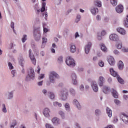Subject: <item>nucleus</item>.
I'll use <instances>...</instances> for the list:
<instances>
[{
  "instance_id": "8fccbe9b",
  "label": "nucleus",
  "mask_w": 128,
  "mask_h": 128,
  "mask_svg": "<svg viewBox=\"0 0 128 128\" xmlns=\"http://www.w3.org/2000/svg\"><path fill=\"white\" fill-rule=\"evenodd\" d=\"M106 30H102L101 32V36H106Z\"/></svg>"
},
{
  "instance_id": "338daca9",
  "label": "nucleus",
  "mask_w": 128,
  "mask_h": 128,
  "mask_svg": "<svg viewBox=\"0 0 128 128\" xmlns=\"http://www.w3.org/2000/svg\"><path fill=\"white\" fill-rule=\"evenodd\" d=\"M11 28L14 30V32H16V31L14 30V22H12L11 24Z\"/></svg>"
},
{
  "instance_id": "864d4df0",
  "label": "nucleus",
  "mask_w": 128,
  "mask_h": 128,
  "mask_svg": "<svg viewBox=\"0 0 128 128\" xmlns=\"http://www.w3.org/2000/svg\"><path fill=\"white\" fill-rule=\"evenodd\" d=\"M74 128H82V126L78 123H75L74 125Z\"/></svg>"
},
{
  "instance_id": "052dcab7",
  "label": "nucleus",
  "mask_w": 128,
  "mask_h": 128,
  "mask_svg": "<svg viewBox=\"0 0 128 128\" xmlns=\"http://www.w3.org/2000/svg\"><path fill=\"white\" fill-rule=\"evenodd\" d=\"M40 70H41L40 67V66H38L37 67V68L36 70V72H37L38 74H40Z\"/></svg>"
},
{
  "instance_id": "1a4fd4ad",
  "label": "nucleus",
  "mask_w": 128,
  "mask_h": 128,
  "mask_svg": "<svg viewBox=\"0 0 128 128\" xmlns=\"http://www.w3.org/2000/svg\"><path fill=\"white\" fill-rule=\"evenodd\" d=\"M72 84L74 86H78V78L76 74H72L71 76Z\"/></svg>"
},
{
  "instance_id": "6ab92c4d",
  "label": "nucleus",
  "mask_w": 128,
  "mask_h": 128,
  "mask_svg": "<svg viewBox=\"0 0 128 128\" xmlns=\"http://www.w3.org/2000/svg\"><path fill=\"white\" fill-rule=\"evenodd\" d=\"M110 72L111 74V75L113 76L114 78H117L118 76H120L118 74L114 68H110Z\"/></svg>"
},
{
  "instance_id": "680f3d73",
  "label": "nucleus",
  "mask_w": 128,
  "mask_h": 128,
  "mask_svg": "<svg viewBox=\"0 0 128 128\" xmlns=\"http://www.w3.org/2000/svg\"><path fill=\"white\" fill-rule=\"evenodd\" d=\"M42 92L43 94H44V96H46L48 94V90L44 89L42 90Z\"/></svg>"
},
{
  "instance_id": "6e6552de",
  "label": "nucleus",
  "mask_w": 128,
  "mask_h": 128,
  "mask_svg": "<svg viewBox=\"0 0 128 128\" xmlns=\"http://www.w3.org/2000/svg\"><path fill=\"white\" fill-rule=\"evenodd\" d=\"M50 110L48 108H45L44 110V116H45V118H50Z\"/></svg>"
},
{
  "instance_id": "a878e982",
  "label": "nucleus",
  "mask_w": 128,
  "mask_h": 128,
  "mask_svg": "<svg viewBox=\"0 0 128 128\" xmlns=\"http://www.w3.org/2000/svg\"><path fill=\"white\" fill-rule=\"evenodd\" d=\"M124 62L122 61H120L118 64V68L120 70H124Z\"/></svg>"
},
{
  "instance_id": "e2e57ef3",
  "label": "nucleus",
  "mask_w": 128,
  "mask_h": 128,
  "mask_svg": "<svg viewBox=\"0 0 128 128\" xmlns=\"http://www.w3.org/2000/svg\"><path fill=\"white\" fill-rule=\"evenodd\" d=\"M80 90H82V92H84V86L82 84L80 86Z\"/></svg>"
},
{
  "instance_id": "37998d69",
  "label": "nucleus",
  "mask_w": 128,
  "mask_h": 128,
  "mask_svg": "<svg viewBox=\"0 0 128 128\" xmlns=\"http://www.w3.org/2000/svg\"><path fill=\"white\" fill-rule=\"evenodd\" d=\"M46 4L43 3L42 8L41 9V12H46Z\"/></svg>"
},
{
  "instance_id": "bb28decb",
  "label": "nucleus",
  "mask_w": 128,
  "mask_h": 128,
  "mask_svg": "<svg viewBox=\"0 0 128 128\" xmlns=\"http://www.w3.org/2000/svg\"><path fill=\"white\" fill-rule=\"evenodd\" d=\"M58 114L60 116L62 120H66V113L60 110L58 112Z\"/></svg>"
},
{
  "instance_id": "f3484780",
  "label": "nucleus",
  "mask_w": 128,
  "mask_h": 128,
  "mask_svg": "<svg viewBox=\"0 0 128 128\" xmlns=\"http://www.w3.org/2000/svg\"><path fill=\"white\" fill-rule=\"evenodd\" d=\"M117 32L122 36H126V31L122 28H118Z\"/></svg>"
},
{
  "instance_id": "4c0bfd02",
  "label": "nucleus",
  "mask_w": 128,
  "mask_h": 128,
  "mask_svg": "<svg viewBox=\"0 0 128 128\" xmlns=\"http://www.w3.org/2000/svg\"><path fill=\"white\" fill-rule=\"evenodd\" d=\"M54 106H58V108H62V104L59 103L58 102H54Z\"/></svg>"
},
{
  "instance_id": "412c9836",
  "label": "nucleus",
  "mask_w": 128,
  "mask_h": 128,
  "mask_svg": "<svg viewBox=\"0 0 128 128\" xmlns=\"http://www.w3.org/2000/svg\"><path fill=\"white\" fill-rule=\"evenodd\" d=\"M112 94L114 98H116V100L118 98V92L116 90L112 89Z\"/></svg>"
},
{
  "instance_id": "39448f33",
  "label": "nucleus",
  "mask_w": 128,
  "mask_h": 128,
  "mask_svg": "<svg viewBox=\"0 0 128 128\" xmlns=\"http://www.w3.org/2000/svg\"><path fill=\"white\" fill-rule=\"evenodd\" d=\"M66 62L68 66H71L72 68L76 66V61L70 56L66 58Z\"/></svg>"
},
{
  "instance_id": "0eeeda50",
  "label": "nucleus",
  "mask_w": 128,
  "mask_h": 128,
  "mask_svg": "<svg viewBox=\"0 0 128 128\" xmlns=\"http://www.w3.org/2000/svg\"><path fill=\"white\" fill-rule=\"evenodd\" d=\"M92 88L94 92H98V86L96 82H93L91 84Z\"/></svg>"
},
{
  "instance_id": "3c124183",
  "label": "nucleus",
  "mask_w": 128,
  "mask_h": 128,
  "mask_svg": "<svg viewBox=\"0 0 128 128\" xmlns=\"http://www.w3.org/2000/svg\"><path fill=\"white\" fill-rule=\"evenodd\" d=\"M45 127L46 128H54V126H52V124H46L45 125Z\"/></svg>"
},
{
  "instance_id": "20e7f679",
  "label": "nucleus",
  "mask_w": 128,
  "mask_h": 128,
  "mask_svg": "<svg viewBox=\"0 0 128 128\" xmlns=\"http://www.w3.org/2000/svg\"><path fill=\"white\" fill-rule=\"evenodd\" d=\"M34 78H36V73L34 72V68H30V72L26 78V80L27 82H30L32 80H34Z\"/></svg>"
},
{
  "instance_id": "ea45409f",
  "label": "nucleus",
  "mask_w": 128,
  "mask_h": 128,
  "mask_svg": "<svg viewBox=\"0 0 128 128\" xmlns=\"http://www.w3.org/2000/svg\"><path fill=\"white\" fill-rule=\"evenodd\" d=\"M70 92L72 96H74L76 94V90L72 88H70Z\"/></svg>"
},
{
  "instance_id": "a18cd8bd",
  "label": "nucleus",
  "mask_w": 128,
  "mask_h": 128,
  "mask_svg": "<svg viewBox=\"0 0 128 128\" xmlns=\"http://www.w3.org/2000/svg\"><path fill=\"white\" fill-rule=\"evenodd\" d=\"M114 102L116 106H120V104H122V102L118 100H115Z\"/></svg>"
},
{
  "instance_id": "c03bdc74",
  "label": "nucleus",
  "mask_w": 128,
  "mask_h": 128,
  "mask_svg": "<svg viewBox=\"0 0 128 128\" xmlns=\"http://www.w3.org/2000/svg\"><path fill=\"white\" fill-rule=\"evenodd\" d=\"M8 66L10 70H14V66H12V64L11 62H9L8 64Z\"/></svg>"
},
{
  "instance_id": "9b49d317",
  "label": "nucleus",
  "mask_w": 128,
  "mask_h": 128,
  "mask_svg": "<svg viewBox=\"0 0 128 128\" xmlns=\"http://www.w3.org/2000/svg\"><path fill=\"white\" fill-rule=\"evenodd\" d=\"M110 40L112 42H118L120 40V38L116 34H112L110 36Z\"/></svg>"
},
{
  "instance_id": "c85d7f7f",
  "label": "nucleus",
  "mask_w": 128,
  "mask_h": 128,
  "mask_svg": "<svg viewBox=\"0 0 128 128\" xmlns=\"http://www.w3.org/2000/svg\"><path fill=\"white\" fill-rule=\"evenodd\" d=\"M103 92L106 94H109V92H110V88L108 87L105 86L103 88Z\"/></svg>"
},
{
  "instance_id": "4be33fe9",
  "label": "nucleus",
  "mask_w": 128,
  "mask_h": 128,
  "mask_svg": "<svg viewBox=\"0 0 128 128\" xmlns=\"http://www.w3.org/2000/svg\"><path fill=\"white\" fill-rule=\"evenodd\" d=\"M91 12L93 16H96L97 14H98V8L93 7L91 8Z\"/></svg>"
},
{
  "instance_id": "e433bc0d",
  "label": "nucleus",
  "mask_w": 128,
  "mask_h": 128,
  "mask_svg": "<svg viewBox=\"0 0 128 128\" xmlns=\"http://www.w3.org/2000/svg\"><path fill=\"white\" fill-rule=\"evenodd\" d=\"M2 112L4 114H6V112H8V110H6V106L4 104H3L2 105Z\"/></svg>"
},
{
  "instance_id": "603ef678",
  "label": "nucleus",
  "mask_w": 128,
  "mask_h": 128,
  "mask_svg": "<svg viewBox=\"0 0 128 128\" xmlns=\"http://www.w3.org/2000/svg\"><path fill=\"white\" fill-rule=\"evenodd\" d=\"M19 62L21 65L22 66V64L24 62V58H19Z\"/></svg>"
},
{
  "instance_id": "f03ea898",
  "label": "nucleus",
  "mask_w": 128,
  "mask_h": 128,
  "mask_svg": "<svg viewBox=\"0 0 128 128\" xmlns=\"http://www.w3.org/2000/svg\"><path fill=\"white\" fill-rule=\"evenodd\" d=\"M33 36L36 42H40L42 38L40 28H37L34 30Z\"/></svg>"
},
{
  "instance_id": "f8f14e48",
  "label": "nucleus",
  "mask_w": 128,
  "mask_h": 128,
  "mask_svg": "<svg viewBox=\"0 0 128 128\" xmlns=\"http://www.w3.org/2000/svg\"><path fill=\"white\" fill-rule=\"evenodd\" d=\"M108 62L112 66H114V64H116V60H114V58L112 56H109L108 58Z\"/></svg>"
},
{
  "instance_id": "f704fd0d",
  "label": "nucleus",
  "mask_w": 128,
  "mask_h": 128,
  "mask_svg": "<svg viewBox=\"0 0 128 128\" xmlns=\"http://www.w3.org/2000/svg\"><path fill=\"white\" fill-rule=\"evenodd\" d=\"M16 124H18V122H16V120H14L12 121L10 128H14V127L16 126Z\"/></svg>"
},
{
  "instance_id": "c756f323",
  "label": "nucleus",
  "mask_w": 128,
  "mask_h": 128,
  "mask_svg": "<svg viewBox=\"0 0 128 128\" xmlns=\"http://www.w3.org/2000/svg\"><path fill=\"white\" fill-rule=\"evenodd\" d=\"M64 108L66 112H70V105L68 103H66L64 104Z\"/></svg>"
},
{
  "instance_id": "2f4dec72",
  "label": "nucleus",
  "mask_w": 128,
  "mask_h": 128,
  "mask_svg": "<svg viewBox=\"0 0 128 128\" xmlns=\"http://www.w3.org/2000/svg\"><path fill=\"white\" fill-rule=\"evenodd\" d=\"M80 20H82V15L78 14L76 16L75 22L76 24H78Z\"/></svg>"
},
{
  "instance_id": "423d86ee",
  "label": "nucleus",
  "mask_w": 128,
  "mask_h": 128,
  "mask_svg": "<svg viewBox=\"0 0 128 128\" xmlns=\"http://www.w3.org/2000/svg\"><path fill=\"white\" fill-rule=\"evenodd\" d=\"M120 120L126 124H128V114L122 113L120 116Z\"/></svg>"
},
{
  "instance_id": "49530a36",
  "label": "nucleus",
  "mask_w": 128,
  "mask_h": 128,
  "mask_svg": "<svg viewBox=\"0 0 128 128\" xmlns=\"http://www.w3.org/2000/svg\"><path fill=\"white\" fill-rule=\"evenodd\" d=\"M122 52H124V53H127L128 52V48L126 47H123L122 48Z\"/></svg>"
},
{
  "instance_id": "13d9d810",
  "label": "nucleus",
  "mask_w": 128,
  "mask_h": 128,
  "mask_svg": "<svg viewBox=\"0 0 128 128\" xmlns=\"http://www.w3.org/2000/svg\"><path fill=\"white\" fill-rule=\"evenodd\" d=\"M38 86H44V81L39 82L37 84Z\"/></svg>"
},
{
  "instance_id": "de8ad7c7",
  "label": "nucleus",
  "mask_w": 128,
  "mask_h": 128,
  "mask_svg": "<svg viewBox=\"0 0 128 128\" xmlns=\"http://www.w3.org/2000/svg\"><path fill=\"white\" fill-rule=\"evenodd\" d=\"M114 54H115L116 56H120V52L118 51V50H115L114 51Z\"/></svg>"
},
{
  "instance_id": "ddd939ff",
  "label": "nucleus",
  "mask_w": 128,
  "mask_h": 128,
  "mask_svg": "<svg viewBox=\"0 0 128 128\" xmlns=\"http://www.w3.org/2000/svg\"><path fill=\"white\" fill-rule=\"evenodd\" d=\"M52 122L54 126H60V120L58 118H54Z\"/></svg>"
},
{
  "instance_id": "c9c22d12",
  "label": "nucleus",
  "mask_w": 128,
  "mask_h": 128,
  "mask_svg": "<svg viewBox=\"0 0 128 128\" xmlns=\"http://www.w3.org/2000/svg\"><path fill=\"white\" fill-rule=\"evenodd\" d=\"M110 2L113 6H118V0H110Z\"/></svg>"
},
{
  "instance_id": "dca6fc26",
  "label": "nucleus",
  "mask_w": 128,
  "mask_h": 128,
  "mask_svg": "<svg viewBox=\"0 0 128 128\" xmlns=\"http://www.w3.org/2000/svg\"><path fill=\"white\" fill-rule=\"evenodd\" d=\"M106 82V78L102 76L99 77L98 84L100 86H104V82Z\"/></svg>"
},
{
  "instance_id": "2eb2a0df",
  "label": "nucleus",
  "mask_w": 128,
  "mask_h": 128,
  "mask_svg": "<svg viewBox=\"0 0 128 128\" xmlns=\"http://www.w3.org/2000/svg\"><path fill=\"white\" fill-rule=\"evenodd\" d=\"M116 10L118 14H122L124 12V6L119 5L116 8Z\"/></svg>"
},
{
  "instance_id": "5fc2aeb1",
  "label": "nucleus",
  "mask_w": 128,
  "mask_h": 128,
  "mask_svg": "<svg viewBox=\"0 0 128 128\" xmlns=\"http://www.w3.org/2000/svg\"><path fill=\"white\" fill-rule=\"evenodd\" d=\"M124 26L126 28H128V16H127L126 20L124 21Z\"/></svg>"
},
{
  "instance_id": "cd10ccee",
  "label": "nucleus",
  "mask_w": 128,
  "mask_h": 128,
  "mask_svg": "<svg viewBox=\"0 0 128 128\" xmlns=\"http://www.w3.org/2000/svg\"><path fill=\"white\" fill-rule=\"evenodd\" d=\"M116 48L118 50H122L124 48L122 47V41L118 42L116 44Z\"/></svg>"
},
{
  "instance_id": "4d7b16f0",
  "label": "nucleus",
  "mask_w": 128,
  "mask_h": 128,
  "mask_svg": "<svg viewBox=\"0 0 128 128\" xmlns=\"http://www.w3.org/2000/svg\"><path fill=\"white\" fill-rule=\"evenodd\" d=\"M46 78V75L44 74H42L39 76L38 80H44Z\"/></svg>"
},
{
  "instance_id": "393cba45",
  "label": "nucleus",
  "mask_w": 128,
  "mask_h": 128,
  "mask_svg": "<svg viewBox=\"0 0 128 128\" xmlns=\"http://www.w3.org/2000/svg\"><path fill=\"white\" fill-rule=\"evenodd\" d=\"M7 96L8 100H10L14 98V92H8V94L6 95Z\"/></svg>"
},
{
  "instance_id": "6e6d98bb",
  "label": "nucleus",
  "mask_w": 128,
  "mask_h": 128,
  "mask_svg": "<svg viewBox=\"0 0 128 128\" xmlns=\"http://www.w3.org/2000/svg\"><path fill=\"white\" fill-rule=\"evenodd\" d=\"M98 65L100 66V68H104V62L102 61H100Z\"/></svg>"
},
{
  "instance_id": "72a5a7b5",
  "label": "nucleus",
  "mask_w": 128,
  "mask_h": 128,
  "mask_svg": "<svg viewBox=\"0 0 128 128\" xmlns=\"http://www.w3.org/2000/svg\"><path fill=\"white\" fill-rule=\"evenodd\" d=\"M118 82L120 84H124V80L122 79L120 76H118L116 78Z\"/></svg>"
},
{
  "instance_id": "0e129e2a",
  "label": "nucleus",
  "mask_w": 128,
  "mask_h": 128,
  "mask_svg": "<svg viewBox=\"0 0 128 128\" xmlns=\"http://www.w3.org/2000/svg\"><path fill=\"white\" fill-rule=\"evenodd\" d=\"M74 36H75L76 40V38H80V34H78V32H76Z\"/></svg>"
},
{
  "instance_id": "69168bd1",
  "label": "nucleus",
  "mask_w": 128,
  "mask_h": 128,
  "mask_svg": "<svg viewBox=\"0 0 128 128\" xmlns=\"http://www.w3.org/2000/svg\"><path fill=\"white\" fill-rule=\"evenodd\" d=\"M96 18L98 22L102 20V17L100 16H97Z\"/></svg>"
},
{
  "instance_id": "09e8293b",
  "label": "nucleus",
  "mask_w": 128,
  "mask_h": 128,
  "mask_svg": "<svg viewBox=\"0 0 128 128\" xmlns=\"http://www.w3.org/2000/svg\"><path fill=\"white\" fill-rule=\"evenodd\" d=\"M12 78H16V70H12Z\"/></svg>"
},
{
  "instance_id": "7ed1b4c3",
  "label": "nucleus",
  "mask_w": 128,
  "mask_h": 128,
  "mask_svg": "<svg viewBox=\"0 0 128 128\" xmlns=\"http://www.w3.org/2000/svg\"><path fill=\"white\" fill-rule=\"evenodd\" d=\"M60 97L62 100L66 102L68 100V90L62 89L61 90Z\"/></svg>"
},
{
  "instance_id": "473e14b6",
  "label": "nucleus",
  "mask_w": 128,
  "mask_h": 128,
  "mask_svg": "<svg viewBox=\"0 0 128 128\" xmlns=\"http://www.w3.org/2000/svg\"><path fill=\"white\" fill-rule=\"evenodd\" d=\"M94 5L96 6H98V8H102V2L97 0L94 2Z\"/></svg>"
},
{
  "instance_id": "a211bd4d",
  "label": "nucleus",
  "mask_w": 128,
  "mask_h": 128,
  "mask_svg": "<svg viewBox=\"0 0 128 128\" xmlns=\"http://www.w3.org/2000/svg\"><path fill=\"white\" fill-rule=\"evenodd\" d=\"M100 48L101 50H102V52H105V53L108 52V50L106 46V45L104 44H100Z\"/></svg>"
},
{
  "instance_id": "a19ab883",
  "label": "nucleus",
  "mask_w": 128,
  "mask_h": 128,
  "mask_svg": "<svg viewBox=\"0 0 128 128\" xmlns=\"http://www.w3.org/2000/svg\"><path fill=\"white\" fill-rule=\"evenodd\" d=\"M95 114L96 116H100L102 114V111H100V110L97 109L95 110Z\"/></svg>"
},
{
  "instance_id": "7c9ffc66",
  "label": "nucleus",
  "mask_w": 128,
  "mask_h": 128,
  "mask_svg": "<svg viewBox=\"0 0 128 128\" xmlns=\"http://www.w3.org/2000/svg\"><path fill=\"white\" fill-rule=\"evenodd\" d=\"M57 62L60 64H62L64 63V56H59L58 58Z\"/></svg>"
},
{
  "instance_id": "58836bf2",
  "label": "nucleus",
  "mask_w": 128,
  "mask_h": 128,
  "mask_svg": "<svg viewBox=\"0 0 128 128\" xmlns=\"http://www.w3.org/2000/svg\"><path fill=\"white\" fill-rule=\"evenodd\" d=\"M22 42H23V44H24V42H26L28 40V36L27 35L25 34L23 36V37L22 38Z\"/></svg>"
},
{
  "instance_id": "b1692460",
  "label": "nucleus",
  "mask_w": 128,
  "mask_h": 128,
  "mask_svg": "<svg viewBox=\"0 0 128 128\" xmlns=\"http://www.w3.org/2000/svg\"><path fill=\"white\" fill-rule=\"evenodd\" d=\"M106 114L110 118L112 116V110L110 108H107L106 109Z\"/></svg>"
},
{
  "instance_id": "9d476101",
  "label": "nucleus",
  "mask_w": 128,
  "mask_h": 128,
  "mask_svg": "<svg viewBox=\"0 0 128 128\" xmlns=\"http://www.w3.org/2000/svg\"><path fill=\"white\" fill-rule=\"evenodd\" d=\"M92 44L90 42L87 43L86 45L85 46L84 49L86 54H90V48H92Z\"/></svg>"
},
{
  "instance_id": "aec40b11",
  "label": "nucleus",
  "mask_w": 128,
  "mask_h": 128,
  "mask_svg": "<svg viewBox=\"0 0 128 128\" xmlns=\"http://www.w3.org/2000/svg\"><path fill=\"white\" fill-rule=\"evenodd\" d=\"M70 52L72 54H76V46L74 44H72L70 46Z\"/></svg>"
},
{
  "instance_id": "bf43d9fd",
  "label": "nucleus",
  "mask_w": 128,
  "mask_h": 128,
  "mask_svg": "<svg viewBox=\"0 0 128 128\" xmlns=\"http://www.w3.org/2000/svg\"><path fill=\"white\" fill-rule=\"evenodd\" d=\"M46 42H48V38L43 37L42 44H46Z\"/></svg>"
},
{
  "instance_id": "4468645a",
  "label": "nucleus",
  "mask_w": 128,
  "mask_h": 128,
  "mask_svg": "<svg viewBox=\"0 0 128 128\" xmlns=\"http://www.w3.org/2000/svg\"><path fill=\"white\" fill-rule=\"evenodd\" d=\"M29 54H30V58L33 64L36 66V58H34V56L32 54V50H29Z\"/></svg>"
},
{
  "instance_id": "79ce46f5",
  "label": "nucleus",
  "mask_w": 128,
  "mask_h": 128,
  "mask_svg": "<svg viewBox=\"0 0 128 128\" xmlns=\"http://www.w3.org/2000/svg\"><path fill=\"white\" fill-rule=\"evenodd\" d=\"M49 98L50 100H55L56 99V95L54 93H50L49 95Z\"/></svg>"
},
{
  "instance_id": "774afa93",
  "label": "nucleus",
  "mask_w": 128,
  "mask_h": 128,
  "mask_svg": "<svg viewBox=\"0 0 128 128\" xmlns=\"http://www.w3.org/2000/svg\"><path fill=\"white\" fill-rule=\"evenodd\" d=\"M118 122V117H115L114 120V124H116Z\"/></svg>"
},
{
  "instance_id": "f257e3e1",
  "label": "nucleus",
  "mask_w": 128,
  "mask_h": 128,
  "mask_svg": "<svg viewBox=\"0 0 128 128\" xmlns=\"http://www.w3.org/2000/svg\"><path fill=\"white\" fill-rule=\"evenodd\" d=\"M56 78H60V75L56 72H50L49 74V80L50 84H56Z\"/></svg>"
},
{
  "instance_id": "5701e85b",
  "label": "nucleus",
  "mask_w": 128,
  "mask_h": 128,
  "mask_svg": "<svg viewBox=\"0 0 128 128\" xmlns=\"http://www.w3.org/2000/svg\"><path fill=\"white\" fill-rule=\"evenodd\" d=\"M73 104H74V106H76L78 110H82V106H80V102L76 100H74L73 101Z\"/></svg>"
}]
</instances>
